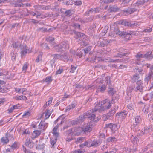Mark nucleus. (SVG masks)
I'll return each instance as SVG.
<instances>
[{
    "label": "nucleus",
    "mask_w": 153,
    "mask_h": 153,
    "mask_svg": "<svg viewBox=\"0 0 153 153\" xmlns=\"http://www.w3.org/2000/svg\"><path fill=\"white\" fill-rule=\"evenodd\" d=\"M110 12H117L119 10V8L116 6H112L109 7Z\"/></svg>",
    "instance_id": "nucleus-22"
},
{
    "label": "nucleus",
    "mask_w": 153,
    "mask_h": 153,
    "mask_svg": "<svg viewBox=\"0 0 153 153\" xmlns=\"http://www.w3.org/2000/svg\"><path fill=\"white\" fill-rule=\"evenodd\" d=\"M101 60V59L100 57H97V56H96L95 57L94 59L93 60V61L94 62H97H97H98L100 61V60Z\"/></svg>",
    "instance_id": "nucleus-58"
},
{
    "label": "nucleus",
    "mask_w": 153,
    "mask_h": 153,
    "mask_svg": "<svg viewBox=\"0 0 153 153\" xmlns=\"http://www.w3.org/2000/svg\"><path fill=\"white\" fill-rule=\"evenodd\" d=\"M118 1L120 2H122L121 4L123 5V6H126L127 5L130 0H117Z\"/></svg>",
    "instance_id": "nucleus-28"
},
{
    "label": "nucleus",
    "mask_w": 153,
    "mask_h": 153,
    "mask_svg": "<svg viewBox=\"0 0 153 153\" xmlns=\"http://www.w3.org/2000/svg\"><path fill=\"white\" fill-rule=\"evenodd\" d=\"M9 140L8 138V133L6 134L5 137H3L1 139V142L3 144H6L8 143Z\"/></svg>",
    "instance_id": "nucleus-19"
},
{
    "label": "nucleus",
    "mask_w": 153,
    "mask_h": 153,
    "mask_svg": "<svg viewBox=\"0 0 153 153\" xmlns=\"http://www.w3.org/2000/svg\"><path fill=\"white\" fill-rule=\"evenodd\" d=\"M84 152L81 149H78L77 150H75L73 152V153H83Z\"/></svg>",
    "instance_id": "nucleus-60"
},
{
    "label": "nucleus",
    "mask_w": 153,
    "mask_h": 153,
    "mask_svg": "<svg viewBox=\"0 0 153 153\" xmlns=\"http://www.w3.org/2000/svg\"><path fill=\"white\" fill-rule=\"evenodd\" d=\"M83 128L82 127H75L67 131V134H69L68 136H71L72 133L75 135L78 136L83 132Z\"/></svg>",
    "instance_id": "nucleus-7"
},
{
    "label": "nucleus",
    "mask_w": 153,
    "mask_h": 153,
    "mask_svg": "<svg viewBox=\"0 0 153 153\" xmlns=\"http://www.w3.org/2000/svg\"><path fill=\"white\" fill-rule=\"evenodd\" d=\"M41 132L39 130L34 131L32 134V138H35L39 136L41 134Z\"/></svg>",
    "instance_id": "nucleus-21"
},
{
    "label": "nucleus",
    "mask_w": 153,
    "mask_h": 153,
    "mask_svg": "<svg viewBox=\"0 0 153 153\" xmlns=\"http://www.w3.org/2000/svg\"><path fill=\"white\" fill-rule=\"evenodd\" d=\"M53 80V76H52L51 75L47 76L42 81L47 84H49L52 82Z\"/></svg>",
    "instance_id": "nucleus-15"
},
{
    "label": "nucleus",
    "mask_w": 153,
    "mask_h": 153,
    "mask_svg": "<svg viewBox=\"0 0 153 153\" xmlns=\"http://www.w3.org/2000/svg\"><path fill=\"white\" fill-rule=\"evenodd\" d=\"M53 98L52 97L49 98V100L46 102V104L44 105V107L46 108V107L49 106L52 102Z\"/></svg>",
    "instance_id": "nucleus-33"
},
{
    "label": "nucleus",
    "mask_w": 153,
    "mask_h": 153,
    "mask_svg": "<svg viewBox=\"0 0 153 153\" xmlns=\"http://www.w3.org/2000/svg\"><path fill=\"white\" fill-rule=\"evenodd\" d=\"M52 113L51 111L48 109H46L42 114L41 117L44 118L45 119H48Z\"/></svg>",
    "instance_id": "nucleus-12"
},
{
    "label": "nucleus",
    "mask_w": 153,
    "mask_h": 153,
    "mask_svg": "<svg viewBox=\"0 0 153 153\" xmlns=\"http://www.w3.org/2000/svg\"><path fill=\"white\" fill-rule=\"evenodd\" d=\"M75 107V105L74 104H71L68 106L66 108V112L68 111L71 109H73Z\"/></svg>",
    "instance_id": "nucleus-27"
},
{
    "label": "nucleus",
    "mask_w": 153,
    "mask_h": 153,
    "mask_svg": "<svg viewBox=\"0 0 153 153\" xmlns=\"http://www.w3.org/2000/svg\"><path fill=\"white\" fill-rule=\"evenodd\" d=\"M63 71V69L62 68L59 67V69L58 70L56 73V75L60 74Z\"/></svg>",
    "instance_id": "nucleus-44"
},
{
    "label": "nucleus",
    "mask_w": 153,
    "mask_h": 153,
    "mask_svg": "<svg viewBox=\"0 0 153 153\" xmlns=\"http://www.w3.org/2000/svg\"><path fill=\"white\" fill-rule=\"evenodd\" d=\"M91 47L90 46L82 50V51L83 52L85 53V55L88 52L91 50Z\"/></svg>",
    "instance_id": "nucleus-34"
},
{
    "label": "nucleus",
    "mask_w": 153,
    "mask_h": 153,
    "mask_svg": "<svg viewBox=\"0 0 153 153\" xmlns=\"http://www.w3.org/2000/svg\"><path fill=\"white\" fill-rule=\"evenodd\" d=\"M115 33L116 34H118L121 36L123 35L126 36L127 35H130V36L131 35H136V32L132 31H128L127 32H122L120 31L119 30H117V31H115Z\"/></svg>",
    "instance_id": "nucleus-8"
},
{
    "label": "nucleus",
    "mask_w": 153,
    "mask_h": 153,
    "mask_svg": "<svg viewBox=\"0 0 153 153\" xmlns=\"http://www.w3.org/2000/svg\"><path fill=\"white\" fill-rule=\"evenodd\" d=\"M23 146L22 150L23 151V152L25 153H30V150L27 149L26 148H25L23 145V146Z\"/></svg>",
    "instance_id": "nucleus-52"
},
{
    "label": "nucleus",
    "mask_w": 153,
    "mask_h": 153,
    "mask_svg": "<svg viewBox=\"0 0 153 153\" xmlns=\"http://www.w3.org/2000/svg\"><path fill=\"white\" fill-rule=\"evenodd\" d=\"M110 77L107 76H106L105 79V81L106 82L107 84H110Z\"/></svg>",
    "instance_id": "nucleus-50"
},
{
    "label": "nucleus",
    "mask_w": 153,
    "mask_h": 153,
    "mask_svg": "<svg viewBox=\"0 0 153 153\" xmlns=\"http://www.w3.org/2000/svg\"><path fill=\"white\" fill-rule=\"evenodd\" d=\"M74 4L76 5L79 6L81 5L82 4V2L80 1L79 0L74 1Z\"/></svg>",
    "instance_id": "nucleus-53"
},
{
    "label": "nucleus",
    "mask_w": 153,
    "mask_h": 153,
    "mask_svg": "<svg viewBox=\"0 0 153 153\" xmlns=\"http://www.w3.org/2000/svg\"><path fill=\"white\" fill-rule=\"evenodd\" d=\"M42 53L40 52L39 53L38 56L37 57L36 59L35 60V62L37 63H38L39 62L40 60H41L42 59Z\"/></svg>",
    "instance_id": "nucleus-29"
},
{
    "label": "nucleus",
    "mask_w": 153,
    "mask_h": 153,
    "mask_svg": "<svg viewBox=\"0 0 153 153\" xmlns=\"http://www.w3.org/2000/svg\"><path fill=\"white\" fill-rule=\"evenodd\" d=\"M115 91H113V89L110 88L108 91V94L109 95H112L115 93Z\"/></svg>",
    "instance_id": "nucleus-48"
},
{
    "label": "nucleus",
    "mask_w": 153,
    "mask_h": 153,
    "mask_svg": "<svg viewBox=\"0 0 153 153\" xmlns=\"http://www.w3.org/2000/svg\"><path fill=\"white\" fill-rule=\"evenodd\" d=\"M107 141L108 142H113L117 141V139L114 137H110L108 138Z\"/></svg>",
    "instance_id": "nucleus-30"
},
{
    "label": "nucleus",
    "mask_w": 153,
    "mask_h": 153,
    "mask_svg": "<svg viewBox=\"0 0 153 153\" xmlns=\"http://www.w3.org/2000/svg\"><path fill=\"white\" fill-rule=\"evenodd\" d=\"M130 23L129 22L127 21L126 20H123L121 22V24L122 25L128 27H129Z\"/></svg>",
    "instance_id": "nucleus-37"
},
{
    "label": "nucleus",
    "mask_w": 153,
    "mask_h": 153,
    "mask_svg": "<svg viewBox=\"0 0 153 153\" xmlns=\"http://www.w3.org/2000/svg\"><path fill=\"white\" fill-rule=\"evenodd\" d=\"M20 53L22 58L25 57L26 54L27 53H30L32 52L31 50L26 45H21L20 46Z\"/></svg>",
    "instance_id": "nucleus-6"
},
{
    "label": "nucleus",
    "mask_w": 153,
    "mask_h": 153,
    "mask_svg": "<svg viewBox=\"0 0 153 153\" xmlns=\"http://www.w3.org/2000/svg\"><path fill=\"white\" fill-rule=\"evenodd\" d=\"M108 26H106L102 30V36H104L106 33L107 32V31L108 30Z\"/></svg>",
    "instance_id": "nucleus-35"
},
{
    "label": "nucleus",
    "mask_w": 153,
    "mask_h": 153,
    "mask_svg": "<svg viewBox=\"0 0 153 153\" xmlns=\"http://www.w3.org/2000/svg\"><path fill=\"white\" fill-rule=\"evenodd\" d=\"M114 100V99L112 98L111 101H110L107 99L103 100L102 102V103L103 104H105L106 103H107L108 105H105V107H100L99 108L96 107L95 108L93 109V111L95 112L98 111L99 112H100L101 110L104 111L105 109H109L111 108V104L112 103H115Z\"/></svg>",
    "instance_id": "nucleus-2"
},
{
    "label": "nucleus",
    "mask_w": 153,
    "mask_h": 153,
    "mask_svg": "<svg viewBox=\"0 0 153 153\" xmlns=\"http://www.w3.org/2000/svg\"><path fill=\"white\" fill-rule=\"evenodd\" d=\"M57 137H53L51 139L50 143L51 146V147H53L56 144L57 141Z\"/></svg>",
    "instance_id": "nucleus-24"
},
{
    "label": "nucleus",
    "mask_w": 153,
    "mask_h": 153,
    "mask_svg": "<svg viewBox=\"0 0 153 153\" xmlns=\"http://www.w3.org/2000/svg\"><path fill=\"white\" fill-rule=\"evenodd\" d=\"M127 54V53L125 52H121V53H117L114 57H122L123 56L126 55Z\"/></svg>",
    "instance_id": "nucleus-40"
},
{
    "label": "nucleus",
    "mask_w": 153,
    "mask_h": 153,
    "mask_svg": "<svg viewBox=\"0 0 153 153\" xmlns=\"http://www.w3.org/2000/svg\"><path fill=\"white\" fill-rule=\"evenodd\" d=\"M48 124L44 121H41L38 125V128L42 131L45 130L47 127Z\"/></svg>",
    "instance_id": "nucleus-11"
},
{
    "label": "nucleus",
    "mask_w": 153,
    "mask_h": 153,
    "mask_svg": "<svg viewBox=\"0 0 153 153\" xmlns=\"http://www.w3.org/2000/svg\"><path fill=\"white\" fill-rule=\"evenodd\" d=\"M135 120L136 124H134V125L136 126L140 123L141 121V119L140 116H137L135 117Z\"/></svg>",
    "instance_id": "nucleus-25"
},
{
    "label": "nucleus",
    "mask_w": 153,
    "mask_h": 153,
    "mask_svg": "<svg viewBox=\"0 0 153 153\" xmlns=\"http://www.w3.org/2000/svg\"><path fill=\"white\" fill-rule=\"evenodd\" d=\"M64 14L66 16L70 17L72 15L71 10H67L65 11Z\"/></svg>",
    "instance_id": "nucleus-31"
},
{
    "label": "nucleus",
    "mask_w": 153,
    "mask_h": 153,
    "mask_svg": "<svg viewBox=\"0 0 153 153\" xmlns=\"http://www.w3.org/2000/svg\"><path fill=\"white\" fill-rule=\"evenodd\" d=\"M127 107L129 109L131 110L133 109L134 108V107L131 103L128 104L127 105Z\"/></svg>",
    "instance_id": "nucleus-61"
},
{
    "label": "nucleus",
    "mask_w": 153,
    "mask_h": 153,
    "mask_svg": "<svg viewBox=\"0 0 153 153\" xmlns=\"http://www.w3.org/2000/svg\"><path fill=\"white\" fill-rule=\"evenodd\" d=\"M110 117V115L108 114L107 115H105L103 116L102 118L103 120L104 121H106Z\"/></svg>",
    "instance_id": "nucleus-54"
},
{
    "label": "nucleus",
    "mask_w": 153,
    "mask_h": 153,
    "mask_svg": "<svg viewBox=\"0 0 153 153\" xmlns=\"http://www.w3.org/2000/svg\"><path fill=\"white\" fill-rule=\"evenodd\" d=\"M127 113L126 111H122L120 113H117L116 114V116L118 115L120 118H122V119H124L126 117Z\"/></svg>",
    "instance_id": "nucleus-17"
},
{
    "label": "nucleus",
    "mask_w": 153,
    "mask_h": 153,
    "mask_svg": "<svg viewBox=\"0 0 153 153\" xmlns=\"http://www.w3.org/2000/svg\"><path fill=\"white\" fill-rule=\"evenodd\" d=\"M53 47L55 48L57 51L61 52L68 49L69 48V45L67 42L64 41L57 45H54Z\"/></svg>",
    "instance_id": "nucleus-5"
},
{
    "label": "nucleus",
    "mask_w": 153,
    "mask_h": 153,
    "mask_svg": "<svg viewBox=\"0 0 153 153\" xmlns=\"http://www.w3.org/2000/svg\"><path fill=\"white\" fill-rule=\"evenodd\" d=\"M139 78V75L137 74H135L134 75L132 78V79L134 82H136V80H138Z\"/></svg>",
    "instance_id": "nucleus-41"
},
{
    "label": "nucleus",
    "mask_w": 153,
    "mask_h": 153,
    "mask_svg": "<svg viewBox=\"0 0 153 153\" xmlns=\"http://www.w3.org/2000/svg\"><path fill=\"white\" fill-rule=\"evenodd\" d=\"M152 52L149 51L147 52L146 54L144 55V58H149L152 55Z\"/></svg>",
    "instance_id": "nucleus-39"
},
{
    "label": "nucleus",
    "mask_w": 153,
    "mask_h": 153,
    "mask_svg": "<svg viewBox=\"0 0 153 153\" xmlns=\"http://www.w3.org/2000/svg\"><path fill=\"white\" fill-rule=\"evenodd\" d=\"M21 45L19 42H16L13 43L12 44V46L13 48H18L19 46L20 47Z\"/></svg>",
    "instance_id": "nucleus-36"
},
{
    "label": "nucleus",
    "mask_w": 153,
    "mask_h": 153,
    "mask_svg": "<svg viewBox=\"0 0 153 153\" xmlns=\"http://www.w3.org/2000/svg\"><path fill=\"white\" fill-rule=\"evenodd\" d=\"M94 126V124L93 122L91 121L89 123H87L85 128H83V132L84 133H86V132L90 131L92 128Z\"/></svg>",
    "instance_id": "nucleus-9"
},
{
    "label": "nucleus",
    "mask_w": 153,
    "mask_h": 153,
    "mask_svg": "<svg viewBox=\"0 0 153 153\" xmlns=\"http://www.w3.org/2000/svg\"><path fill=\"white\" fill-rule=\"evenodd\" d=\"M96 85L94 86L93 84H91L90 85H88L86 87V89H94L95 88H96Z\"/></svg>",
    "instance_id": "nucleus-43"
},
{
    "label": "nucleus",
    "mask_w": 153,
    "mask_h": 153,
    "mask_svg": "<svg viewBox=\"0 0 153 153\" xmlns=\"http://www.w3.org/2000/svg\"><path fill=\"white\" fill-rule=\"evenodd\" d=\"M90 147H96L99 146L101 143L98 140H94L92 141L91 139H90Z\"/></svg>",
    "instance_id": "nucleus-13"
},
{
    "label": "nucleus",
    "mask_w": 153,
    "mask_h": 153,
    "mask_svg": "<svg viewBox=\"0 0 153 153\" xmlns=\"http://www.w3.org/2000/svg\"><path fill=\"white\" fill-rule=\"evenodd\" d=\"M119 60V59H116V60H113L112 59H111L110 58H108V59H105V61L106 62H118V61Z\"/></svg>",
    "instance_id": "nucleus-32"
},
{
    "label": "nucleus",
    "mask_w": 153,
    "mask_h": 153,
    "mask_svg": "<svg viewBox=\"0 0 153 153\" xmlns=\"http://www.w3.org/2000/svg\"><path fill=\"white\" fill-rule=\"evenodd\" d=\"M77 68L76 66H74V65H71V67L70 68V72L71 73H73L75 71V70H76Z\"/></svg>",
    "instance_id": "nucleus-42"
},
{
    "label": "nucleus",
    "mask_w": 153,
    "mask_h": 153,
    "mask_svg": "<svg viewBox=\"0 0 153 153\" xmlns=\"http://www.w3.org/2000/svg\"><path fill=\"white\" fill-rule=\"evenodd\" d=\"M64 122V121L63 119L60 117H59L54 122V124H56L57 123L56 126L54 127L52 131V133L55 137H58L59 135V133L58 132V127L59 126H62Z\"/></svg>",
    "instance_id": "nucleus-4"
},
{
    "label": "nucleus",
    "mask_w": 153,
    "mask_h": 153,
    "mask_svg": "<svg viewBox=\"0 0 153 153\" xmlns=\"http://www.w3.org/2000/svg\"><path fill=\"white\" fill-rule=\"evenodd\" d=\"M17 142H14V143L11 146V148L13 149H16L17 148Z\"/></svg>",
    "instance_id": "nucleus-47"
},
{
    "label": "nucleus",
    "mask_w": 153,
    "mask_h": 153,
    "mask_svg": "<svg viewBox=\"0 0 153 153\" xmlns=\"http://www.w3.org/2000/svg\"><path fill=\"white\" fill-rule=\"evenodd\" d=\"M74 4V1L73 0H69L66 2V4L67 5H72Z\"/></svg>",
    "instance_id": "nucleus-55"
},
{
    "label": "nucleus",
    "mask_w": 153,
    "mask_h": 153,
    "mask_svg": "<svg viewBox=\"0 0 153 153\" xmlns=\"http://www.w3.org/2000/svg\"><path fill=\"white\" fill-rule=\"evenodd\" d=\"M27 90L26 88H21V91L20 93H21L23 95H25L27 94Z\"/></svg>",
    "instance_id": "nucleus-38"
},
{
    "label": "nucleus",
    "mask_w": 153,
    "mask_h": 153,
    "mask_svg": "<svg viewBox=\"0 0 153 153\" xmlns=\"http://www.w3.org/2000/svg\"><path fill=\"white\" fill-rule=\"evenodd\" d=\"M106 126L107 128L110 129L112 132H114L117 129V125L115 124L110 123L106 124Z\"/></svg>",
    "instance_id": "nucleus-14"
},
{
    "label": "nucleus",
    "mask_w": 153,
    "mask_h": 153,
    "mask_svg": "<svg viewBox=\"0 0 153 153\" xmlns=\"http://www.w3.org/2000/svg\"><path fill=\"white\" fill-rule=\"evenodd\" d=\"M54 40V38L51 37H49L46 38V40L48 42H52Z\"/></svg>",
    "instance_id": "nucleus-62"
},
{
    "label": "nucleus",
    "mask_w": 153,
    "mask_h": 153,
    "mask_svg": "<svg viewBox=\"0 0 153 153\" xmlns=\"http://www.w3.org/2000/svg\"><path fill=\"white\" fill-rule=\"evenodd\" d=\"M148 0H138L137 1L135 4H134L132 6H135V8H128V9L124 10L123 12L128 14H131L134 11H136L137 10V7L141 5H142L144 3L148 1Z\"/></svg>",
    "instance_id": "nucleus-3"
},
{
    "label": "nucleus",
    "mask_w": 153,
    "mask_h": 153,
    "mask_svg": "<svg viewBox=\"0 0 153 153\" xmlns=\"http://www.w3.org/2000/svg\"><path fill=\"white\" fill-rule=\"evenodd\" d=\"M84 139V137H79L77 139V141L78 143H81L83 141Z\"/></svg>",
    "instance_id": "nucleus-56"
},
{
    "label": "nucleus",
    "mask_w": 153,
    "mask_h": 153,
    "mask_svg": "<svg viewBox=\"0 0 153 153\" xmlns=\"http://www.w3.org/2000/svg\"><path fill=\"white\" fill-rule=\"evenodd\" d=\"M144 55H143L142 54H141L139 53H137V55L135 56L136 58H144V57L143 56Z\"/></svg>",
    "instance_id": "nucleus-59"
},
{
    "label": "nucleus",
    "mask_w": 153,
    "mask_h": 153,
    "mask_svg": "<svg viewBox=\"0 0 153 153\" xmlns=\"http://www.w3.org/2000/svg\"><path fill=\"white\" fill-rule=\"evenodd\" d=\"M15 98L16 100H27L26 97L23 95H17L15 97Z\"/></svg>",
    "instance_id": "nucleus-23"
},
{
    "label": "nucleus",
    "mask_w": 153,
    "mask_h": 153,
    "mask_svg": "<svg viewBox=\"0 0 153 153\" xmlns=\"http://www.w3.org/2000/svg\"><path fill=\"white\" fill-rule=\"evenodd\" d=\"M134 87L133 85L129 86L127 89V91L129 92H131L133 89L134 90Z\"/></svg>",
    "instance_id": "nucleus-46"
},
{
    "label": "nucleus",
    "mask_w": 153,
    "mask_h": 153,
    "mask_svg": "<svg viewBox=\"0 0 153 153\" xmlns=\"http://www.w3.org/2000/svg\"><path fill=\"white\" fill-rule=\"evenodd\" d=\"M98 44L99 46L101 47H104L105 45V44L103 42H101L100 41L98 42Z\"/></svg>",
    "instance_id": "nucleus-63"
},
{
    "label": "nucleus",
    "mask_w": 153,
    "mask_h": 153,
    "mask_svg": "<svg viewBox=\"0 0 153 153\" xmlns=\"http://www.w3.org/2000/svg\"><path fill=\"white\" fill-rule=\"evenodd\" d=\"M152 77L153 78V71L149 72L148 75L145 78V80L146 81H148Z\"/></svg>",
    "instance_id": "nucleus-26"
},
{
    "label": "nucleus",
    "mask_w": 153,
    "mask_h": 153,
    "mask_svg": "<svg viewBox=\"0 0 153 153\" xmlns=\"http://www.w3.org/2000/svg\"><path fill=\"white\" fill-rule=\"evenodd\" d=\"M90 141V139L88 140L87 141H85L83 143L80 144L79 145V146L81 148H84L85 146L90 148V143L91 142Z\"/></svg>",
    "instance_id": "nucleus-20"
},
{
    "label": "nucleus",
    "mask_w": 153,
    "mask_h": 153,
    "mask_svg": "<svg viewBox=\"0 0 153 153\" xmlns=\"http://www.w3.org/2000/svg\"><path fill=\"white\" fill-rule=\"evenodd\" d=\"M25 145L30 148H32L34 146V143L30 141V139L27 138L25 142Z\"/></svg>",
    "instance_id": "nucleus-16"
},
{
    "label": "nucleus",
    "mask_w": 153,
    "mask_h": 153,
    "mask_svg": "<svg viewBox=\"0 0 153 153\" xmlns=\"http://www.w3.org/2000/svg\"><path fill=\"white\" fill-rule=\"evenodd\" d=\"M96 88H97L96 91L97 92H100L102 93L106 89V87L105 85H102L101 86H98L97 87L96 86Z\"/></svg>",
    "instance_id": "nucleus-18"
},
{
    "label": "nucleus",
    "mask_w": 153,
    "mask_h": 153,
    "mask_svg": "<svg viewBox=\"0 0 153 153\" xmlns=\"http://www.w3.org/2000/svg\"><path fill=\"white\" fill-rule=\"evenodd\" d=\"M115 112V110H114L113 109H111V111L108 114L111 116L113 115Z\"/></svg>",
    "instance_id": "nucleus-49"
},
{
    "label": "nucleus",
    "mask_w": 153,
    "mask_h": 153,
    "mask_svg": "<svg viewBox=\"0 0 153 153\" xmlns=\"http://www.w3.org/2000/svg\"><path fill=\"white\" fill-rule=\"evenodd\" d=\"M98 11H99L98 10V8H94V9H91L89 10V11L88 12V13L90 14V13H96L97 12H98Z\"/></svg>",
    "instance_id": "nucleus-45"
},
{
    "label": "nucleus",
    "mask_w": 153,
    "mask_h": 153,
    "mask_svg": "<svg viewBox=\"0 0 153 153\" xmlns=\"http://www.w3.org/2000/svg\"><path fill=\"white\" fill-rule=\"evenodd\" d=\"M116 1V0H103L104 2L106 3H112Z\"/></svg>",
    "instance_id": "nucleus-57"
},
{
    "label": "nucleus",
    "mask_w": 153,
    "mask_h": 153,
    "mask_svg": "<svg viewBox=\"0 0 153 153\" xmlns=\"http://www.w3.org/2000/svg\"><path fill=\"white\" fill-rule=\"evenodd\" d=\"M27 68V64H24L22 67V71L25 72Z\"/></svg>",
    "instance_id": "nucleus-64"
},
{
    "label": "nucleus",
    "mask_w": 153,
    "mask_h": 153,
    "mask_svg": "<svg viewBox=\"0 0 153 153\" xmlns=\"http://www.w3.org/2000/svg\"><path fill=\"white\" fill-rule=\"evenodd\" d=\"M94 112L93 111L92 109V111L91 110L88 111L87 112L84 113L83 115L79 117L77 119L78 121V123H80L83 121L86 118H90L93 121H95L94 119L95 115L94 113Z\"/></svg>",
    "instance_id": "nucleus-1"
},
{
    "label": "nucleus",
    "mask_w": 153,
    "mask_h": 153,
    "mask_svg": "<svg viewBox=\"0 0 153 153\" xmlns=\"http://www.w3.org/2000/svg\"><path fill=\"white\" fill-rule=\"evenodd\" d=\"M137 86L134 88V91L137 92H142L143 90V86L141 80H138L136 83Z\"/></svg>",
    "instance_id": "nucleus-10"
},
{
    "label": "nucleus",
    "mask_w": 153,
    "mask_h": 153,
    "mask_svg": "<svg viewBox=\"0 0 153 153\" xmlns=\"http://www.w3.org/2000/svg\"><path fill=\"white\" fill-rule=\"evenodd\" d=\"M103 82L102 79L100 78H97L94 82V83H102Z\"/></svg>",
    "instance_id": "nucleus-51"
}]
</instances>
